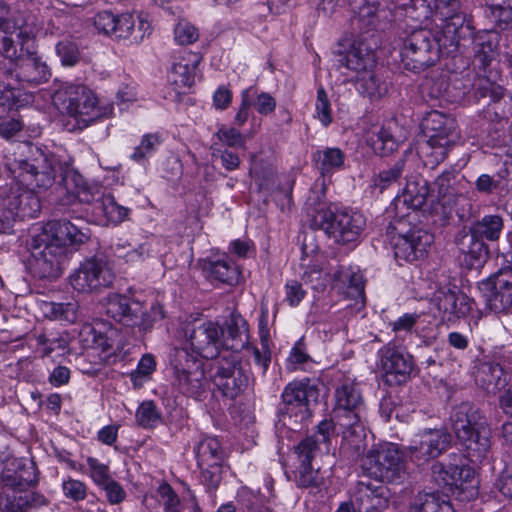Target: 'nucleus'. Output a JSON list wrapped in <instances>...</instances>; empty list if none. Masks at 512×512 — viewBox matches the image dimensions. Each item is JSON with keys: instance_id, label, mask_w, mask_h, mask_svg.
I'll return each instance as SVG.
<instances>
[{"instance_id": "5701e85b", "label": "nucleus", "mask_w": 512, "mask_h": 512, "mask_svg": "<svg viewBox=\"0 0 512 512\" xmlns=\"http://www.w3.org/2000/svg\"><path fill=\"white\" fill-rule=\"evenodd\" d=\"M335 436V425L333 421H321L314 435L306 437L294 447V452L297 455L299 464H312L318 452H329L332 439Z\"/></svg>"}, {"instance_id": "0eeeda50", "label": "nucleus", "mask_w": 512, "mask_h": 512, "mask_svg": "<svg viewBox=\"0 0 512 512\" xmlns=\"http://www.w3.org/2000/svg\"><path fill=\"white\" fill-rule=\"evenodd\" d=\"M36 482L33 466L21 460H13L1 473L0 512H26L25 488Z\"/></svg>"}, {"instance_id": "dca6fc26", "label": "nucleus", "mask_w": 512, "mask_h": 512, "mask_svg": "<svg viewBox=\"0 0 512 512\" xmlns=\"http://www.w3.org/2000/svg\"><path fill=\"white\" fill-rule=\"evenodd\" d=\"M362 467L370 476L379 479L380 483L397 481L404 474V463L394 444L370 450L362 459Z\"/></svg>"}, {"instance_id": "a19ab883", "label": "nucleus", "mask_w": 512, "mask_h": 512, "mask_svg": "<svg viewBox=\"0 0 512 512\" xmlns=\"http://www.w3.org/2000/svg\"><path fill=\"white\" fill-rule=\"evenodd\" d=\"M367 144L380 156H387L398 147V141L394 137L390 127H380L367 136Z\"/></svg>"}, {"instance_id": "f704fd0d", "label": "nucleus", "mask_w": 512, "mask_h": 512, "mask_svg": "<svg viewBox=\"0 0 512 512\" xmlns=\"http://www.w3.org/2000/svg\"><path fill=\"white\" fill-rule=\"evenodd\" d=\"M499 35L495 31H483L474 40V62L486 68L496 56Z\"/></svg>"}, {"instance_id": "4be33fe9", "label": "nucleus", "mask_w": 512, "mask_h": 512, "mask_svg": "<svg viewBox=\"0 0 512 512\" xmlns=\"http://www.w3.org/2000/svg\"><path fill=\"white\" fill-rule=\"evenodd\" d=\"M450 419L457 440H468V433L476 430L478 437L485 442L488 424L481 411L472 403L462 402L455 406Z\"/></svg>"}, {"instance_id": "49530a36", "label": "nucleus", "mask_w": 512, "mask_h": 512, "mask_svg": "<svg viewBox=\"0 0 512 512\" xmlns=\"http://www.w3.org/2000/svg\"><path fill=\"white\" fill-rule=\"evenodd\" d=\"M46 314L53 320L63 321L69 324L75 323L79 315V305L77 302L45 304Z\"/></svg>"}, {"instance_id": "79ce46f5", "label": "nucleus", "mask_w": 512, "mask_h": 512, "mask_svg": "<svg viewBox=\"0 0 512 512\" xmlns=\"http://www.w3.org/2000/svg\"><path fill=\"white\" fill-rule=\"evenodd\" d=\"M482 385L489 392H500L507 385L506 373L498 363H484L479 372Z\"/></svg>"}, {"instance_id": "6ab92c4d", "label": "nucleus", "mask_w": 512, "mask_h": 512, "mask_svg": "<svg viewBox=\"0 0 512 512\" xmlns=\"http://www.w3.org/2000/svg\"><path fill=\"white\" fill-rule=\"evenodd\" d=\"M451 444V435L443 428H426L416 433L406 448L407 455L416 464L437 458Z\"/></svg>"}, {"instance_id": "2eb2a0df", "label": "nucleus", "mask_w": 512, "mask_h": 512, "mask_svg": "<svg viewBox=\"0 0 512 512\" xmlns=\"http://www.w3.org/2000/svg\"><path fill=\"white\" fill-rule=\"evenodd\" d=\"M377 366L383 381L389 386L404 384L414 370L413 356L403 347L389 342L377 352Z\"/></svg>"}, {"instance_id": "9d476101", "label": "nucleus", "mask_w": 512, "mask_h": 512, "mask_svg": "<svg viewBox=\"0 0 512 512\" xmlns=\"http://www.w3.org/2000/svg\"><path fill=\"white\" fill-rule=\"evenodd\" d=\"M320 228L335 242L349 244L358 241L365 225V217L353 210L321 209L315 216Z\"/></svg>"}, {"instance_id": "13d9d810", "label": "nucleus", "mask_w": 512, "mask_h": 512, "mask_svg": "<svg viewBox=\"0 0 512 512\" xmlns=\"http://www.w3.org/2000/svg\"><path fill=\"white\" fill-rule=\"evenodd\" d=\"M214 137L224 146L230 148H244L245 140L242 133L235 127L222 125Z\"/></svg>"}, {"instance_id": "a211bd4d", "label": "nucleus", "mask_w": 512, "mask_h": 512, "mask_svg": "<svg viewBox=\"0 0 512 512\" xmlns=\"http://www.w3.org/2000/svg\"><path fill=\"white\" fill-rule=\"evenodd\" d=\"M72 288L83 294L99 292L114 281V273L101 258H90L81 262L69 277Z\"/></svg>"}, {"instance_id": "680f3d73", "label": "nucleus", "mask_w": 512, "mask_h": 512, "mask_svg": "<svg viewBox=\"0 0 512 512\" xmlns=\"http://www.w3.org/2000/svg\"><path fill=\"white\" fill-rule=\"evenodd\" d=\"M316 117L322 123L323 126L327 127L332 122V109L327 93L323 87H319L317 90V99L315 103Z\"/></svg>"}, {"instance_id": "f257e3e1", "label": "nucleus", "mask_w": 512, "mask_h": 512, "mask_svg": "<svg viewBox=\"0 0 512 512\" xmlns=\"http://www.w3.org/2000/svg\"><path fill=\"white\" fill-rule=\"evenodd\" d=\"M31 160L8 158L10 182L0 187V232L10 233L16 221L37 217L41 209L35 188L47 190L57 176L62 182V167L70 165L38 147H30Z\"/></svg>"}, {"instance_id": "de8ad7c7", "label": "nucleus", "mask_w": 512, "mask_h": 512, "mask_svg": "<svg viewBox=\"0 0 512 512\" xmlns=\"http://www.w3.org/2000/svg\"><path fill=\"white\" fill-rule=\"evenodd\" d=\"M306 258L301 259V266L305 268L303 272V279L307 282L314 283L315 288H324L328 283L338 280L340 272L337 270L332 274L329 272H323L317 263L307 264Z\"/></svg>"}, {"instance_id": "f03ea898", "label": "nucleus", "mask_w": 512, "mask_h": 512, "mask_svg": "<svg viewBox=\"0 0 512 512\" xmlns=\"http://www.w3.org/2000/svg\"><path fill=\"white\" fill-rule=\"evenodd\" d=\"M434 7L435 17L441 21L440 31L433 37L429 30L421 28L405 39L401 55L407 70H424L435 62L438 50L446 54L455 52L461 39L471 33L466 15L460 11V0H435Z\"/></svg>"}, {"instance_id": "1a4fd4ad", "label": "nucleus", "mask_w": 512, "mask_h": 512, "mask_svg": "<svg viewBox=\"0 0 512 512\" xmlns=\"http://www.w3.org/2000/svg\"><path fill=\"white\" fill-rule=\"evenodd\" d=\"M56 107L88 126L102 116L94 93L81 84L67 83L53 97Z\"/></svg>"}, {"instance_id": "72a5a7b5", "label": "nucleus", "mask_w": 512, "mask_h": 512, "mask_svg": "<svg viewBox=\"0 0 512 512\" xmlns=\"http://www.w3.org/2000/svg\"><path fill=\"white\" fill-rule=\"evenodd\" d=\"M199 467H215L222 465L224 461V450L215 437L201 439L194 448Z\"/></svg>"}, {"instance_id": "ea45409f", "label": "nucleus", "mask_w": 512, "mask_h": 512, "mask_svg": "<svg viewBox=\"0 0 512 512\" xmlns=\"http://www.w3.org/2000/svg\"><path fill=\"white\" fill-rule=\"evenodd\" d=\"M294 481L299 488L320 490L325 484V476L313 464H299L294 471Z\"/></svg>"}, {"instance_id": "7c9ffc66", "label": "nucleus", "mask_w": 512, "mask_h": 512, "mask_svg": "<svg viewBox=\"0 0 512 512\" xmlns=\"http://www.w3.org/2000/svg\"><path fill=\"white\" fill-rule=\"evenodd\" d=\"M456 244L469 268L479 267L484 262L487 256V246L483 239L473 231L469 230V232L459 234Z\"/></svg>"}, {"instance_id": "37998d69", "label": "nucleus", "mask_w": 512, "mask_h": 512, "mask_svg": "<svg viewBox=\"0 0 512 512\" xmlns=\"http://www.w3.org/2000/svg\"><path fill=\"white\" fill-rule=\"evenodd\" d=\"M203 271L208 278L223 283H232L238 275L236 267L226 259L205 261Z\"/></svg>"}, {"instance_id": "423d86ee", "label": "nucleus", "mask_w": 512, "mask_h": 512, "mask_svg": "<svg viewBox=\"0 0 512 512\" xmlns=\"http://www.w3.org/2000/svg\"><path fill=\"white\" fill-rule=\"evenodd\" d=\"M422 127L428 138V161L431 165H438L460 139L457 122L452 116L433 110L423 118Z\"/></svg>"}, {"instance_id": "69168bd1", "label": "nucleus", "mask_w": 512, "mask_h": 512, "mask_svg": "<svg viewBox=\"0 0 512 512\" xmlns=\"http://www.w3.org/2000/svg\"><path fill=\"white\" fill-rule=\"evenodd\" d=\"M256 91L253 87H249L241 93V104L235 115L234 123L237 126H243L249 118L250 107L255 98Z\"/></svg>"}, {"instance_id": "aec40b11", "label": "nucleus", "mask_w": 512, "mask_h": 512, "mask_svg": "<svg viewBox=\"0 0 512 512\" xmlns=\"http://www.w3.org/2000/svg\"><path fill=\"white\" fill-rule=\"evenodd\" d=\"M32 248L31 270L33 274L42 279H56L63 271L67 260V248L53 241L43 242L36 249Z\"/></svg>"}, {"instance_id": "e433bc0d", "label": "nucleus", "mask_w": 512, "mask_h": 512, "mask_svg": "<svg viewBox=\"0 0 512 512\" xmlns=\"http://www.w3.org/2000/svg\"><path fill=\"white\" fill-rule=\"evenodd\" d=\"M491 431L487 425V434L485 442L478 437L476 430L468 433V440H458L459 444L463 447L466 457L472 463H481L487 458L491 447Z\"/></svg>"}, {"instance_id": "c85d7f7f", "label": "nucleus", "mask_w": 512, "mask_h": 512, "mask_svg": "<svg viewBox=\"0 0 512 512\" xmlns=\"http://www.w3.org/2000/svg\"><path fill=\"white\" fill-rule=\"evenodd\" d=\"M492 285L487 296L490 309L496 313L509 311L512 308V271H500L494 276Z\"/></svg>"}, {"instance_id": "c756f323", "label": "nucleus", "mask_w": 512, "mask_h": 512, "mask_svg": "<svg viewBox=\"0 0 512 512\" xmlns=\"http://www.w3.org/2000/svg\"><path fill=\"white\" fill-rule=\"evenodd\" d=\"M341 62L357 76L373 69L376 64V57L368 44L359 40L353 42Z\"/></svg>"}, {"instance_id": "8fccbe9b", "label": "nucleus", "mask_w": 512, "mask_h": 512, "mask_svg": "<svg viewBox=\"0 0 512 512\" xmlns=\"http://www.w3.org/2000/svg\"><path fill=\"white\" fill-rule=\"evenodd\" d=\"M161 144L160 136L156 133L145 134L140 144L135 147L131 154V159L136 162H142L152 156Z\"/></svg>"}, {"instance_id": "58836bf2", "label": "nucleus", "mask_w": 512, "mask_h": 512, "mask_svg": "<svg viewBox=\"0 0 512 512\" xmlns=\"http://www.w3.org/2000/svg\"><path fill=\"white\" fill-rule=\"evenodd\" d=\"M504 228V221L500 215L490 214L485 215L481 219L477 220L471 227L470 231H473L483 240L497 241Z\"/></svg>"}, {"instance_id": "b1692460", "label": "nucleus", "mask_w": 512, "mask_h": 512, "mask_svg": "<svg viewBox=\"0 0 512 512\" xmlns=\"http://www.w3.org/2000/svg\"><path fill=\"white\" fill-rule=\"evenodd\" d=\"M201 60V54L192 51H182L174 56L167 77L175 90L190 88L195 84Z\"/></svg>"}, {"instance_id": "e2e57ef3", "label": "nucleus", "mask_w": 512, "mask_h": 512, "mask_svg": "<svg viewBox=\"0 0 512 512\" xmlns=\"http://www.w3.org/2000/svg\"><path fill=\"white\" fill-rule=\"evenodd\" d=\"M37 344L41 347L42 356H50L53 352L63 353L68 346L66 338L62 336L49 338L44 334L37 336Z\"/></svg>"}, {"instance_id": "473e14b6", "label": "nucleus", "mask_w": 512, "mask_h": 512, "mask_svg": "<svg viewBox=\"0 0 512 512\" xmlns=\"http://www.w3.org/2000/svg\"><path fill=\"white\" fill-rule=\"evenodd\" d=\"M158 501L164 512H201L194 494L180 500L176 492L168 483H162L157 488Z\"/></svg>"}, {"instance_id": "5fc2aeb1", "label": "nucleus", "mask_w": 512, "mask_h": 512, "mask_svg": "<svg viewBox=\"0 0 512 512\" xmlns=\"http://www.w3.org/2000/svg\"><path fill=\"white\" fill-rule=\"evenodd\" d=\"M55 50L63 66H75L80 60L79 47L71 40L65 39L59 41Z\"/></svg>"}, {"instance_id": "6e6d98bb", "label": "nucleus", "mask_w": 512, "mask_h": 512, "mask_svg": "<svg viewBox=\"0 0 512 512\" xmlns=\"http://www.w3.org/2000/svg\"><path fill=\"white\" fill-rule=\"evenodd\" d=\"M312 365V359L307 354L302 340L295 343L288 357V369L290 370H307Z\"/></svg>"}, {"instance_id": "cd10ccee", "label": "nucleus", "mask_w": 512, "mask_h": 512, "mask_svg": "<svg viewBox=\"0 0 512 512\" xmlns=\"http://www.w3.org/2000/svg\"><path fill=\"white\" fill-rule=\"evenodd\" d=\"M389 490L383 483L360 482L356 501L360 512H381L388 507Z\"/></svg>"}, {"instance_id": "4468645a", "label": "nucleus", "mask_w": 512, "mask_h": 512, "mask_svg": "<svg viewBox=\"0 0 512 512\" xmlns=\"http://www.w3.org/2000/svg\"><path fill=\"white\" fill-rule=\"evenodd\" d=\"M224 331L214 321H194L184 327L186 346L194 356L214 359L224 346Z\"/></svg>"}, {"instance_id": "a18cd8bd", "label": "nucleus", "mask_w": 512, "mask_h": 512, "mask_svg": "<svg viewBox=\"0 0 512 512\" xmlns=\"http://www.w3.org/2000/svg\"><path fill=\"white\" fill-rule=\"evenodd\" d=\"M409 512H455L450 502L441 499L435 493L419 494Z\"/></svg>"}, {"instance_id": "393cba45", "label": "nucleus", "mask_w": 512, "mask_h": 512, "mask_svg": "<svg viewBox=\"0 0 512 512\" xmlns=\"http://www.w3.org/2000/svg\"><path fill=\"white\" fill-rule=\"evenodd\" d=\"M432 304L439 311L442 319L447 321L465 316L471 310L470 299L465 294L451 289L436 291Z\"/></svg>"}, {"instance_id": "052dcab7", "label": "nucleus", "mask_w": 512, "mask_h": 512, "mask_svg": "<svg viewBox=\"0 0 512 512\" xmlns=\"http://www.w3.org/2000/svg\"><path fill=\"white\" fill-rule=\"evenodd\" d=\"M87 465L89 468V476L98 488L112 478L109 466L100 462L98 459L88 457Z\"/></svg>"}, {"instance_id": "ddd939ff", "label": "nucleus", "mask_w": 512, "mask_h": 512, "mask_svg": "<svg viewBox=\"0 0 512 512\" xmlns=\"http://www.w3.org/2000/svg\"><path fill=\"white\" fill-rule=\"evenodd\" d=\"M89 238L88 228H79L66 219L51 220L44 224L37 223L31 228L29 245L38 249L43 242L53 241L66 248L67 245L83 244Z\"/></svg>"}, {"instance_id": "412c9836", "label": "nucleus", "mask_w": 512, "mask_h": 512, "mask_svg": "<svg viewBox=\"0 0 512 512\" xmlns=\"http://www.w3.org/2000/svg\"><path fill=\"white\" fill-rule=\"evenodd\" d=\"M431 471L437 485L467 492L468 498L476 497L477 481L472 469L452 463L436 462L432 465Z\"/></svg>"}, {"instance_id": "7ed1b4c3", "label": "nucleus", "mask_w": 512, "mask_h": 512, "mask_svg": "<svg viewBox=\"0 0 512 512\" xmlns=\"http://www.w3.org/2000/svg\"><path fill=\"white\" fill-rule=\"evenodd\" d=\"M333 411L343 427L341 451L352 459L359 458L366 449L363 423L365 402L354 379L344 377L337 384L334 392Z\"/></svg>"}, {"instance_id": "f3484780", "label": "nucleus", "mask_w": 512, "mask_h": 512, "mask_svg": "<svg viewBox=\"0 0 512 512\" xmlns=\"http://www.w3.org/2000/svg\"><path fill=\"white\" fill-rule=\"evenodd\" d=\"M319 396L318 389L309 380L290 382L282 392V421L288 425L292 417L295 423H301L309 416L310 402H316Z\"/></svg>"}, {"instance_id": "4d7b16f0", "label": "nucleus", "mask_w": 512, "mask_h": 512, "mask_svg": "<svg viewBox=\"0 0 512 512\" xmlns=\"http://www.w3.org/2000/svg\"><path fill=\"white\" fill-rule=\"evenodd\" d=\"M174 39L179 45H190L199 39V30L192 23L181 19L174 27Z\"/></svg>"}, {"instance_id": "774afa93", "label": "nucleus", "mask_w": 512, "mask_h": 512, "mask_svg": "<svg viewBox=\"0 0 512 512\" xmlns=\"http://www.w3.org/2000/svg\"><path fill=\"white\" fill-rule=\"evenodd\" d=\"M164 318V311L161 305H152L148 312L139 315V323L136 325L142 331L150 330L156 322Z\"/></svg>"}, {"instance_id": "338daca9", "label": "nucleus", "mask_w": 512, "mask_h": 512, "mask_svg": "<svg viewBox=\"0 0 512 512\" xmlns=\"http://www.w3.org/2000/svg\"><path fill=\"white\" fill-rule=\"evenodd\" d=\"M218 143H213L211 146L212 150V157L214 158H220L222 166L228 170L233 171L236 170L240 165V159L239 156L228 150V149H220L217 147Z\"/></svg>"}, {"instance_id": "c03bdc74", "label": "nucleus", "mask_w": 512, "mask_h": 512, "mask_svg": "<svg viewBox=\"0 0 512 512\" xmlns=\"http://www.w3.org/2000/svg\"><path fill=\"white\" fill-rule=\"evenodd\" d=\"M356 89L370 99L380 98L387 92L385 82H382L373 69L355 76Z\"/></svg>"}, {"instance_id": "9b49d317", "label": "nucleus", "mask_w": 512, "mask_h": 512, "mask_svg": "<svg viewBox=\"0 0 512 512\" xmlns=\"http://www.w3.org/2000/svg\"><path fill=\"white\" fill-rule=\"evenodd\" d=\"M405 217L410 218L411 214L399 216L391 225L397 234L394 255L397 260L413 262L425 257L428 247L433 242V236L422 228L409 227L410 221H406Z\"/></svg>"}, {"instance_id": "864d4df0", "label": "nucleus", "mask_w": 512, "mask_h": 512, "mask_svg": "<svg viewBox=\"0 0 512 512\" xmlns=\"http://www.w3.org/2000/svg\"><path fill=\"white\" fill-rule=\"evenodd\" d=\"M137 423L144 428L156 427L161 422V415L152 401L143 402L136 412Z\"/></svg>"}, {"instance_id": "09e8293b", "label": "nucleus", "mask_w": 512, "mask_h": 512, "mask_svg": "<svg viewBox=\"0 0 512 512\" xmlns=\"http://www.w3.org/2000/svg\"><path fill=\"white\" fill-rule=\"evenodd\" d=\"M405 159H399L392 167L389 169L381 171L373 180V185L380 190V192L387 189L393 183L397 182V180L402 176L404 167H405Z\"/></svg>"}, {"instance_id": "f8f14e48", "label": "nucleus", "mask_w": 512, "mask_h": 512, "mask_svg": "<svg viewBox=\"0 0 512 512\" xmlns=\"http://www.w3.org/2000/svg\"><path fill=\"white\" fill-rule=\"evenodd\" d=\"M210 378L219 391L230 399L243 393L250 382V374L240 365L234 353L217 358L210 367Z\"/></svg>"}, {"instance_id": "2f4dec72", "label": "nucleus", "mask_w": 512, "mask_h": 512, "mask_svg": "<svg viewBox=\"0 0 512 512\" xmlns=\"http://www.w3.org/2000/svg\"><path fill=\"white\" fill-rule=\"evenodd\" d=\"M429 193L426 180L421 177L409 179L401 196L395 200V209L397 211L404 207L412 209L413 212L423 207Z\"/></svg>"}, {"instance_id": "c9c22d12", "label": "nucleus", "mask_w": 512, "mask_h": 512, "mask_svg": "<svg viewBox=\"0 0 512 512\" xmlns=\"http://www.w3.org/2000/svg\"><path fill=\"white\" fill-rule=\"evenodd\" d=\"M316 167L323 177L331 176L333 173L341 170L345 163L344 152L336 147H326L317 150L313 154Z\"/></svg>"}, {"instance_id": "6e6552de", "label": "nucleus", "mask_w": 512, "mask_h": 512, "mask_svg": "<svg viewBox=\"0 0 512 512\" xmlns=\"http://www.w3.org/2000/svg\"><path fill=\"white\" fill-rule=\"evenodd\" d=\"M170 363L174 384L182 394L198 398L205 393L209 382L203 361L191 354L187 347L175 348Z\"/></svg>"}, {"instance_id": "0e129e2a", "label": "nucleus", "mask_w": 512, "mask_h": 512, "mask_svg": "<svg viewBox=\"0 0 512 512\" xmlns=\"http://www.w3.org/2000/svg\"><path fill=\"white\" fill-rule=\"evenodd\" d=\"M99 489L105 493L106 500L110 505L121 504L127 497L124 487L114 478L100 486Z\"/></svg>"}, {"instance_id": "3c124183", "label": "nucleus", "mask_w": 512, "mask_h": 512, "mask_svg": "<svg viewBox=\"0 0 512 512\" xmlns=\"http://www.w3.org/2000/svg\"><path fill=\"white\" fill-rule=\"evenodd\" d=\"M485 5L498 26L512 21V0H485Z\"/></svg>"}, {"instance_id": "bf43d9fd", "label": "nucleus", "mask_w": 512, "mask_h": 512, "mask_svg": "<svg viewBox=\"0 0 512 512\" xmlns=\"http://www.w3.org/2000/svg\"><path fill=\"white\" fill-rule=\"evenodd\" d=\"M88 487L86 483L67 477L62 482V492L64 496L74 502L83 501L87 497Z\"/></svg>"}, {"instance_id": "bb28decb", "label": "nucleus", "mask_w": 512, "mask_h": 512, "mask_svg": "<svg viewBox=\"0 0 512 512\" xmlns=\"http://www.w3.org/2000/svg\"><path fill=\"white\" fill-rule=\"evenodd\" d=\"M104 310L108 317L127 327H135L139 323L140 306L120 294H109L104 302Z\"/></svg>"}, {"instance_id": "39448f33", "label": "nucleus", "mask_w": 512, "mask_h": 512, "mask_svg": "<svg viewBox=\"0 0 512 512\" xmlns=\"http://www.w3.org/2000/svg\"><path fill=\"white\" fill-rule=\"evenodd\" d=\"M63 188L80 203L90 206V215L94 223L101 226L118 225L127 220L128 207L118 204L110 193L104 194L101 187L88 184L82 175L70 165L62 167Z\"/></svg>"}, {"instance_id": "a878e982", "label": "nucleus", "mask_w": 512, "mask_h": 512, "mask_svg": "<svg viewBox=\"0 0 512 512\" xmlns=\"http://www.w3.org/2000/svg\"><path fill=\"white\" fill-rule=\"evenodd\" d=\"M115 32L113 36L122 39H131L140 43L152 33V26L147 16L141 13H124L116 16Z\"/></svg>"}, {"instance_id": "20e7f679", "label": "nucleus", "mask_w": 512, "mask_h": 512, "mask_svg": "<svg viewBox=\"0 0 512 512\" xmlns=\"http://www.w3.org/2000/svg\"><path fill=\"white\" fill-rule=\"evenodd\" d=\"M0 53L17 63L20 81L39 84L51 77L49 67L35 51L34 37L13 22L0 24Z\"/></svg>"}, {"instance_id": "4c0bfd02", "label": "nucleus", "mask_w": 512, "mask_h": 512, "mask_svg": "<svg viewBox=\"0 0 512 512\" xmlns=\"http://www.w3.org/2000/svg\"><path fill=\"white\" fill-rule=\"evenodd\" d=\"M227 342L224 344L233 351H239L249 342L247 321L240 315H232L227 322Z\"/></svg>"}, {"instance_id": "603ef678", "label": "nucleus", "mask_w": 512, "mask_h": 512, "mask_svg": "<svg viewBox=\"0 0 512 512\" xmlns=\"http://www.w3.org/2000/svg\"><path fill=\"white\" fill-rule=\"evenodd\" d=\"M156 369V361L153 355L145 354L140 359L137 368L131 372L130 379L134 387H141Z\"/></svg>"}]
</instances>
